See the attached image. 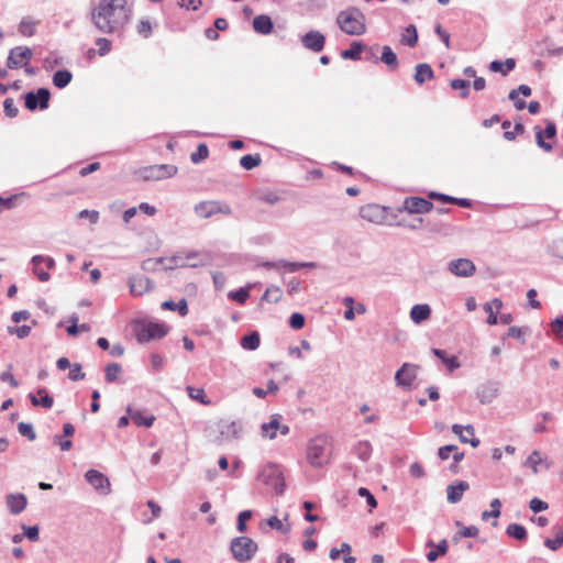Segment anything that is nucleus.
<instances>
[{"label": "nucleus", "instance_id": "c03bdc74", "mask_svg": "<svg viewBox=\"0 0 563 563\" xmlns=\"http://www.w3.org/2000/svg\"><path fill=\"white\" fill-rule=\"evenodd\" d=\"M506 533L509 537H511L516 540H519V541H522L527 538L526 528L519 523H510L506 529Z\"/></svg>", "mask_w": 563, "mask_h": 563}, {"label": "nucleus", "instance_id": "680f3d73", "mask_svg": "<svg viewBox=\"0 0 563 563\" xmlns=\"http://www.w3.org/2000/svg\"><path fill=\"white\" fill-rule=\"evenodd\" d=\"M187 391L190 398L200 401L201 404H208L209 401L206 400L205 390L201 388H194L191 386L187 387Z\"/></svg>", "mask_w": 563, "mask_h": 563}, {"label": "nucleus", "instance_id": "ea45409f", "mask_svg": "<svg viewBox=\"0 0 563 563\" xmlns=\"http://www.w3.org/2000/svg\"><path fill=\"white\" fill-rule=\"evenodd\" d=\"M544 545L552 551H556L563 545V526L554 528V539H547Z\"/></svg>", "mask_w": 563, "mask_h": 563}, {"label": "nucleus", "instance_id": "bf43d9fd", "mask_svg": "<svg viewBox=\"0 0 563 563\" xmlns=\"http://www.w3.org/2000/svg\"><path fill=\"white\" fill-rule=\"evenodd\" d=\"M228 296L230 299H232L239 303H244L247 300V298L250 297V292H249L247 288L242 287L235 291H230Z\"/></svg>", "mask_w": 563, "mask_h": 563}, {"label": "nucleus", "instance_id": "6ab92c4d", "mask_svg": "<svg viewBox=\"0 0 563 563\" xmlns=\"http://www.w3.org/2000/svg\"><path fill=\"white\" fill-rule=\"evenodd\" d=\"M301 43L306 48L318 53L323 49L325 37L319 31H309L301 37Z\"/></svg>", "mask_w": 563, "mask_h": 563}, {"label": "nucleus", "instance_id": "f03ea898", "mask_svg": "<svg viewBox=\"0 0 563 563\" xmlns=\"http://www.w3.org/2000/svg\"><path fill=\"white\" fill-rule=\"evenodd\" d=\"M331 459V442L325 435L311 439L307 446V460L313 467H323Z\"/></svg>", "mask_w": 563, "mask_h": 563}, {"label": "nucleus", "instance_id": "423d86ee", "mask_svg": "<svg viewBox=\"0 0 563 563\" xmlns=\"http://www.w3.org/2000/svg\"><path fill=\"white\" fill-rule=\"evenodd\" d=\"M134 332L137 341L144 343L165 336L168 332V328L161 323L142 321L135 324Z\"/></svg>", "mask_w": 563, "mask_h": 563}, {"label": "nucleus", "instance_id": "864d4df0", "mask_svg": "<svg viewBox=\"0 0 563 563\" xmlns=\"http://www.w3.org/2000/svg\"><path fill=\"white\" fill-rule=\"evenodd\" d=\"M19 32L24 36H32L35 32L34 21L30 18H24L19 24Z\"/></svg>", "mask_w": 563, "mask_h": 563}, {"label": "nucleus", "instance_id": "0e129e2a", "mask_svg": "<svg viewBox=\"0 0 563 563\" xmlns=\"http://www.w3.org/2000/svg\"><path fill=\"white\" fill-rule=\"evenodd\" d=\"M357 493L361 497H364L366 499L369 510L376 508V506H377L376 498L367 488L361 487V488H358Z\"/></svg>", "mask_w": 563, "mask_h": 563}, {"label": "nucleus", "instance_id": "412c9836", "mask_svg": "<svg viewBox=\"0 0 563 563\" xmlns=\"http://www.w3.org/2000/svg\"><path fill=\"white\" fill-rule=\"evenodd\" d=\"M470 488V484L465 481H460L456 484L449 485L446 488L448 501L456 504L461 501L463 494Z\"/></svg>", "mask_w": 563, "mask_h": 563}, {"label": "nucleus", "instance_id": "aec40b11", "mask_svg": "<svg viewBox=\"0 0 563 563\" xmlns=\"http://www.w3.org/2000/svg\"><path fill=\"white\" fill-rule=\"evenodd\" d=\"M242 432V423L240 421L222 420L219 423V434L223 440L236 439Z\"/></svg>", "mask_w": 563, "mask_h": 563}, {"label": "nucleus", "instance_id": "473e14b6", "mask_svg": "<svg viewBox=\"0 0 563 563\" xmlns=\"http://www.w3.org/2000/svg\"><path fill=\"white\" fill-rule=\"evenodd\" d=\"M453 453V460L455 463L461 462L464 459V453L459 452V449L454 444H448L439 449L438 455L441 460H448L450 454Z\"/></svg>", "mask_w": 563, "mask_h": 563}, {"label": "nucleus", "instance_id": "ddd939ff", "mask_svg": "<svg viewBox=\"0 0 563 563\" xmlns=\"http://www.w3.org/2000/svg\"><path fill=\"white\" fill-rule=\"evenodd\" d=\"M418 366L411 363H404L395 374V383L398 387L410 388L417 377Z\"/></svg>", "mask_w": 563, "mask_h": 563}, {"label": "nucleus", "instance_id": "4d7b16f0", "mask_svg": "<svg viewBox=\"0 0 563 563\" xmlns=\"http://www.w3.org/2000/svg\"><path fill=\"white\" fill-rule=\"evenodd\" d=\"M479 533V529L476 526L463 527L454 537V541H459L460 538H475Z\"/></svg>", "mask_w": 563, "mask_h": 563}, {"label": "nucleus", "instance_id": "7ed1b4c3", "mask_svg": "<svg viewBox=\"0 0 563 563\" xmlns=\"http://www.w3.org/2000/svg\"><path fill=\"white\" fill-rule=\"evenodd\" d=\"M336 23L349 35H362L366 31L365 16L356 8L341 11L336 16Z\"/></svg>", "mask_w": 563, "mask_h": 563}, {"label": "nucleus", "instance_id": "603ef678", "mask_svg": "<svg viewBox=\"0 0 563 563\" xmlns=\"http://www.w3.org/2000/svg\"><path fill=\"white\" fill-rule=\"evenodd\" d=\"M490 507H492V509H489V511L485 510L484 512H482L483 520H487L490 517L498 518L500 516L501 503L498 498H494L490 501Z\"/></svg>", "mask_w": 563, "mask_h": 563}, {"label": "nucleus", "instance_id": "1a4fd4ad", "mask_svg": "<svg viewBox=\"0 0 563 563\" xmlns=\"http://www.w3.org/2000/svg\"><path fill=\"white\" fill-rule=\"evenodd\" d=\"M280 415H272L268 422H265L261 426V435L268 440H274L279 432L282 435H287L289 433V427L280 422Z\"/></svg>", "mask_w": 563, "mask_h": 563}, {"label": "nucleus", "instance_id": "4468645a", "mask_svg": "<svg viewBox=\"0 0 563 563\" xmlns=\"http://www.w3.org/2000/svg\"><path fill=\"white\" fill-rule=\"evenodd\" d=\"M448 269L457 277H471L475 274L476 266L468 258H457L448 264Z\"/></svg>", "mask_w": 563, "mask_h": 563}, {"label": "nucleus", "instance_id": "f3484780", "mask_svg": "<svg viewBox=\"0 0 563 563\" xmlns=\"http://www.w3.org/2000/svg\"><path fill=\"white\" fill-rule=\"evenodd\" d=\"M128 284H129L130 292L133 296H142L145 292L152 290L154 287L152 280L148 277H146L145 275H141V274L131 276L129 278Z\"/></svg>", "mask_w": 563, "mask_h": 563}, {"label": "nucleus", "instance_id": "72a5a7b5", "mask_svg": "<svg viewBox=\"0 0 563 563\" xmlns=\"http://www.w3.org/2000/svg\"><path fill=\"white\" fill-rule=\"evenodd\" d=\"M161 307L163 310L178 311V313L181 317H185L188 314V303L185 298L180 299L178 302H175L173 300H166V301L162 302Z\"/></svg>", "mask_w": 563, "mask_h": 563}, {"label": "nucleus", "instance_id": "e433bc0d", "mask_svg": "<svg viewBox=\"0 0 563 563\" xmlns=\"http://www.w3.org/2000/svg\"><path fill=\"white\" fill-rule=\"evenodd\" d=\"M430 197L439 199L442 202L454 203V205H457V206L463 207V208L471 207V201L468 199H466V198H455V197H451V196H448V195H444V194H438V192H431Z\"/></svg>", "mask_w": 563, "mask_h": 563}, {"label": "nucleus", "instance_id": "4be33fe9", "mask_svg": "<svg viewBox=\"0 0 563 563\" xmlns=\"http://www.w3.org/2000/svg\"><path fill=\"white\" fill-rule=\"evenodd\" d=\"M5 503L13 515L22 512L27 505L26 497L23 494H10L7 496Z\"/></svg>", "mask_w": 563, "mask_h": 563}, {"label": "nucleus", "instance_id": "39448f33", "mask_svg": "<svg viewBox=\"0 0 563 563\" xmlns=\"http://www.w3.org/2000/svg\"><path fill=\"white\" fill-rule=\"evenodd\" d=\"M257 543L249 537H236L231 540L230 551L235 561L249 562L257 551Z\"/></svg>", "mask_w": 563, "mask_h": 563}, {"label": "nucleus", "instance_id": "6e6d98bb", "mask_svg": "<svg viewBox=\"0 0 563 563\" xmlns=\"http://www.w3.org/2000/svg\"><path fill=\"white\" fill-rule=\"evenodd\" d=\"M7 331L11 335H16L19 339H24L30 335V333L32 331V327L26 325V324L21 325V327H11L10 325L7 328Z\"/></svg>", "mask_w": 563, "mask_h": 563}, {"label": "nucleus", "instance_id": "a211bd4d", "mask_svg": "<svg viewBox=\"0 0 563 563\" xmlns=\"http://www.w3.org/2000/svg\"><path fill=\"white\" fill-rule=\"evenodd\" d=\"M499 394V384L497 382H486L478 386L476 397L481 404L492 402Z\"/></svg>", "mask_w": 563, "mask_h": 563}, {"label": "nucleus", "instance_id": "f704fd0d", "mask_svg": "<svg viewBox=\"0 0 563 563\" xmlns=\"http://www.w3.org/2000/svg\"><path fill=\"white\" fill-rule=\"evenodd\" d=\"M516 66V62L514 58H507L505 62L501 60H493L489 64V69L492 71L501 73L504 76L511 71Z\"/></svg>", "mask_w": 563, "mask_h": 563}, {"label": "nucleus", "instance_id": "de8ad7c7", "mask_svg": "<svg viewBox=\"0 0 563 563\" xmlns=\"http://www.w3.org/2000/svg\"><path fill=\"white\" fill-rule=\"evenodd\" d=\"M122 372V367L119 363H110L106 366V380L113 383L118 379L119 374Z\"/></svg>", "mask_w": 563, "mask_h": 563}, {"label": "nucleus", "instance_id": "c756f323", "mask_svg": "<svg viewBox=\"0 0 563 563\" xmlns=\"http://www.w3.org/2000/svg\"><path fill=\"white\" fill-rule=\"evenodd\" d=\"M380 62L384 63L391 71L396 70L399 66V62L396 53L388 46L382 47Z\"/></svg>", "mask_w": 563, "mask_h": 563}, {"label": "nucleus", "instance_id": "0eeeda50", "mask_svg": "<svg viewBox=\"0 0 563 563\" xmlns=\"http://www.w3.org/2000/svg\"><path fill=\"white\" fill-rule=\"evenodd\" d=\"M194 211L197 217L201 219H209L216 214L230 216L232 213L231 207L219 200H206L198 202L194 207Z\"/></svg>", "mask_w": 563, "mask_h": 563}, {"label": "nucleus", "instance_id": "cd10ccee", "mask_svg": "<svg viewBox=\"0 0 563 563\" xmlns=\"http://www.w3.org/2000/svg\"><path fill=\"white\" fill-rule=\"evenodd\" d=\"M501 307L503 301L499 298H494L492 301L485 303L484 310L488 313V324L494 325L498 322L497 313L500 311Z\"/></svg>", "mask_w": 563, "mask_h": 563}, {"label": "nucleus", "instance_id": "37998d69", "mask_svg": "<svg viewBox=\"0 0 563 563\" xmlns=\"http://www.w3.org/2000/svg\"><path fill=\"white\" fill-rule=\"evenodd\" d=\"M354 453L362 461H367L372 454V445L368 441H360L354 446Z\"/></svg>", "mask_w": 563, "mask_h": 563}, {"label": "nucleus", "instance_id": "052dcab7", "mask_svg": "<svg viewBox=\"0 0 563 563\" xmlns=\"http://www.w3.org/2000/svg\"><path fill=\"white\" fill-rule=\"evenodd\" d=\"M266 523L272 528V529H275L282 533H287L289 532L290 528L285 526L283 523V521L277 518L276 516H272L269 517L267 520H266Z\"/></svg>", "mask_w": 563, "mask_h": 563}, {"label": "nucleus", "instance_id": "dca6fc26", "mask_svg": "<svg viewBox=\"0 0 563 563\" xmlns=\"http://www.w3.org/2000/svg\"><path fill=\"white\" fill-rule=\"evenodd\" d=\"M433 203L424 198L409 197L404 200L402 208L400 211H407L408 213H427L431 211Z\"/></svg>", "mask_w": 563, "mask_h": 563}, {"label": "nucleus", "instance_id": "79ce46f5", "mask_svg": "<svg viewBox=\"0 0 563 563\" xmlns=\"http://www.w3.org/2000/svg\"><path fill=\"white\" fill-rule=\"evenodd\" d=\"M73 75L68 70H57L53 75V84L57 88H65L71 81Z\"/></svg>", "mask_w": 563, "mask_h": 563}, {"label": "nucleus", "instance_id": "393cba45", "mask_svg": "<svg viewBox=\"0 0 563 563\" xmlns=\"http://www.w3.org/2000/svg\"><path fill=\"white\" fill-rule=\"evenodd\" d=\"M273 21L266 14H260L253 19V29L256 33L267 35L273 31Z\"/></svg>", "mask_w": 563, "mask_h": 563}, {"label": "nucleus", "instance_id": "7c9ffc66", "mask_svg": "<svg viewBox=\"0 0 563 563\" xmlns=\"http://www.w3.org/2000/svg\"><path fill=\"white\" fill-rule=\"evenodd\" d=\"M360 216L369 222H378L383 217V211L377 205H367L361 208Z\"/></svg>", "mask_w": 563, "mask_h": 563}, {"label": "nucleus", "instance_id": "9d476101", "mask_svg": "<svg viewBox=\"0 0 563 563\" xmlns=\"http://www.w3.org/2000/svg\"><path fill=\"white\" fill-rule=\"evenodd\" d=\"M199 257V253L189 252L186 255L177 254L168 258H164V267L165 269H175L177 267H198L203 264L202 261L199 262H190L191 260H196Z\"/></svg>", "mask_w": 563, "mask_h": 563}, {"label": "nucleus", "instance_id": "a18cd8bd", "mask_svg": "<svg viewBox=\"0 0 563 563\" xmlns=\"http://www.w3.org/2000/svg\"><path fill=\"white\" fill-rule=\"evenodd\" d=\"M433 354L440 358L451 371L459 368L460 363L457 362V358L455 356L446 357L445 352L440 349H433Z\"/></svg>", "mask_w": 563, "mask_h": 563}, {"label": "nucleus", "instance_id": "a878e982", "mask_svg": "<svg viewBox=\"0 0 563 563\" xmlns=\"http://www.w3.org/2000/svg\"><path fill=\"white\" fill-rule=\"evenodd\" d=\"M37 395L40 396V398H37L34 394L29 395L30 401L33 406H41L45 409H49L53 407L54 399L52 396L48 395L45 388H40L37 390Z\"/></svg>", "mask_w": 563, "mask_h": 563}, {"label": "nucleus", "instance_id": "09e8293b", "mask_svg": "<svg viewBox=\"0 0 563 563\" xmlns=\"http://www.w3.org/2000/svg\"><path fill=\"white\" fill-rule=\"evenodd\" d=\"M261 162H262V159H261L260 155H251V154L244 155L240 159L241 166L246 170H251L254 167L258 166L261 164Z\"/></svg>", "mask_w": 563, "mask_h": 563}, {"label": "nucleus", "instance_id": "b1692460", "mask_svg": "<svg viewBox=\"0 0 563 563\" xmlns=\"http://www.w3.org/2000/svg\"><path fill=\"white\" fill-rule=\"evenodd\" d=\"M540 465H544V467L549 470L551 463L548 462L547 459H544L538 450L531 452V454L527 457L526 462L523 463V466L531 467L534 474H538Z\"/></svg>", "mask_w": 563, "mask_h": 563}, {"label": "nucleus", "instance_id": "13d9d810", "mask_svg": "<svg viewBox=\"0 0 563 563\" xmlns=\"http://www.w3.org/2000/svg\"><path fill=\"white\" fill-rule=\"evenodd\" d=\"M18 431L21 435L26 437L30 441H34L36 439V433L31 423H26V422L18 423Z\"/></svg>", "mask_w": 563, "mask_h": 563}, {"label": "nucleus", "instance_id": "4c0bfd02", "mask_svg": "<svg viewBox=\"0 0 563 563\" xmlns=\"http://www.w3.org/2000/svg\"><path fill=\"white\" fill-rule=\"evenodd\" d=\"M364 47L365 46L361 42H353L350 48L341 52V57L344 59L358 60Z\"/></svg>", "mask_w": 563, "mask_h": 563}, {"label": "nucleus", "instance_id": "49530a36", "mask_svg": "<svg viewBox=\"0 0 563 563\" xmlns=\"http://www.w3.org/2000/svg\"><path fill=\"white\" fill-rule=\"evenodd\" d=\"M452 431L454 434H456L459 437L460 441L463 443L468 442V438H466V434H463V431H466L472 437L475 433L474 427L472 424H467L465 427H463L461 424H453Z\"/></svg>", "mask_w": 563, "mask_h": 563}, {"label": "nucleus", "instance_id": "f8f14e48", "mask_svg": "<svg viewBox=\"0 0 563 563\" xmlns=\"http://www.w3.org/2000/svg\"><path fill=\"white\" fill-rule=\"evenodd\" d=\"M49 98L51 92L46 88H40L36 92H27L24 96L25 108L31 111H34L37 108H40L41 110L47 109Z\"/></svg>", "mask_w": 563, "mask_h": 563}, {"label": "nucleus", "instance_id": "774afa93", "mask_svg": "<svg viewBox=\"0 0 563 563\" xmlns=\"http://www.w3.org/2000/svg\"><path fill=\"white\" fill-rule=\"evenodd\" d=\"M551 329L556 338H563V314L551 322Z\"/></svg>", "mask_w": 563, "mask_h": 563}, {"label": "nucleus", "instance_id": "8fccbe9b", "mask_svg": "<svg viewBox=\"0 0 563 563\" xmlns=\"http://www.w3.org/2000/svg\"><path fill=\"white\" fill-rule=\"evenodd\" d=\"M282 298V289L276 285L267 287L263 295V299L269 302H278Z\"/></svg>", "mask_w": 563, "mask_h": 563}, {"label": "nucleus", "instance_id": "20e7f679", "mask_svg": "<svg viewBox=\"0 0 563 563\" xmlns=\"http://www.w3.org/2000/svg\"><path fill=\"white\" fill-rule=\"evenodd\" d=\"M257 478L265 485L272 486L276 494L282 495L285 492L286 484L282 467L274 463L264 465L260 471Z\"/></svg>", "mask_w": 563, "mask_h": 563}, {"label": "nucleus", "instance_id": "c85d7f7f", "mask_svg": "<svg viewBox=\"0 0 563 563\" xmlns=\"http://www.w3.org/2000/svg\"><path fill=\"white\" fill-rule=\"evenodd\" d=\"M433 77L434 73L429 64L422 63L416 66V73L413 75V78L417 84L422 85L427 80H431Z\"/></svg>", "mask_w": 563, "mask_h": 563}, {"label": "nucleus", "instance_id": "3c124183", "mask_svg": "<svg viewBox=\"0 0 563 563\" xmlns=\"http://www.w3.org/2000/svg\"><path fill=\"white\" fill-rule=\"evenodd\" d=\"M451 88L452 89H455V90H460V96L462 98H466L470 93V81L467 80H464V79H453L451 80Z\"/></svg>", "mask_w": 563, "mask_h": 563}, {"label": "nucleus", "instance_id": "5fc2aeb1", "mask_svg": "<svg viewBox=\"0 0 563 563\" xmlns=\"http://www.w3.org/2000/svg\"><path fill=\"white\" fill-rule=\"evenodd\" d=\"M209 155L208 146L205 143L198 145L197 151L191 153L190 159L192 163L198 164L206 159Z\"/></svg>", "mask_w": 563, "mask_h": 563}, {"label": "nucleus", "instance_id": "6e6552de", "mask_svg": "<svg viewBox=\"0 0 563 563\" xmlns=\"http://www.w3.org/2000/svg\"><path fill=\"white\" fill-rule=\"evenodd\" d=\"M178 172L177 166L172 164H161L144 167L140 175L144 180H163L175 176Z\"/></svg>", "mask_w": 563, "mask_h": 563}, {"label": "nucleus", "instance_id": "58836bf2", "mask_svg": "<svg viewBox=\"0 0 563 563\" xmlns=\"http://www.w3.org/2000/svg\"><path fill=\"white\" fill-rule=\"evenodd\" d=\"M260 343H261L260 334L256 331H254L250 334H246L241 339L242 347L245 350H249V351L257 350L260 346Z\"/></svg>", "mask_w": 563, "mask_h": 563}, {"label": "nucleus", "instance_id": "bb28decb", "mask_svg": "<svg viewBox=\"0 0 563 563\" xmlns=\"http://www.w3.org/2000/svg\"><path fill=\"white\" fill-rule=\"evenodd\" d=\"M430 316H431V308L427 303L415 305L410 310V318L417 324L429 319Z\"/></svg>", "mask_w": 563, "mask_h": 563}, {"label": "nucleus", "instance_id": "f257e3e1", "mask_svg": "<svg viewBox=\"0 0 563 563\" xmlns=\"http://www.w3.org/2000/svg\"><path fill=\"white\" fill-rule=\"evenodd\" d=\"M125 0H100L92 10L91 20L102 33H113L128 21Z\"/></svg>", "mask_w": 563, "mask_h": 563}, {"label": "nucleus", "instance_id": "69168bd1", "mask_svg": "<svg viewBox=\"0 0 563 563\" xmlns=\"http://www.w3.org/2000/svg\"><path fill=\"white\" fill-rule=\"evenodd\" d=\"M69 368L70 372L68 374V377L73 382H78L85 378V373L81 371V365L79 363L73 364Z\"/></svg>", "mask_w": 563, "mask_h": 563}, {"label": "nucleus", "instance_id": "5701e85b", "mask_svg": "<svg viewBox=\"0 0 563 563\" xmlns=\"http://www.w3.org/2000/svg\"><path fill=\"white\" fill-rule=\"evenodd\" d=\"M126 413L132 419L134 424L137 427L150 428L153 426L155 421V417L153 415L143 416V412L140 410H134L132 406H128Z\"/></svg>", "mask_w": 563, "mask_h": 563}, {"label": "nucleus", "instance_id": "9b49d317", "mask_svg": "<svg viewBox=\"0 0 563 563\" xmlns=\"http://www.w3.org/2000/svg\"><path fill=\"white\" fill-rule=\"evenodd\" d=\"M85 478L98 494L107 496L111 493L110 481L103 473L97 470H88Z\"/></svg>", "mask_w": 563, "mask_h": 563}, {"label": "nucleus", "instance_id": "2eb2a0df", "mask_svg": "<svg viewBox=\"0 0 563 563\" xmlns=\"http://www.w3.org/2000/svg\"><path fill=\"white\" fill-rule=\"evenodd\" d=\"M32 55L33 53L29 47L16 46L10 51L7 65L11 69L23 67Z\"/></svg>", "mask_w": 563, "mask_h": 563}, {"label": "nucleus", "instance_id": "2f4dec72", "mask_svg": "<svg viewBox=\"0 0 563 563\" xmlns=\"http://www.w3.org/2000/svg\"><path fill=\"white\" fill-rule=\"evenodd\" d=\"M427 545L435 548L427 553V560L429 562H434L438 560L439 556L445 555L449 549L445 539L441 540L437 547L434 545L433 541H429Z\"/></svg>", "mask_w": 563, "mask_h": 563}, {"label": "nucleus", "instance_id": "a19ab883", "mask_svg": "<svg viewBox=\"0 0 563 563\" xmlns=\"http://www.w3.org/2000/svg\"><path fill=\"white\" fill-rule=\"evenodd\" d=\"M307 267V268H316L317 264L314 262H288L285 260H280V268H286L290 273L298 272L299 269Z\"/></svg>", "mask_w": 563, "mask_h": 563}, {"label": "nucleus", "instance_id": "338daca9", "mask_svg": "<svg viewBox=\"0 0 563 563\" xmlns=\"http://www.w3.org/2000/svg\"><path fill=\"white\" fill-rule=\"evenodd\" d=\"M527 329L519 328V327H510L507 332V336L514 338L519 340L522 344L526 343L525 333Z\"/></svg>", "mask_w": 563, "mask_h": 563}, {"label": "nucleus", "instance_id": "e2e57ef3", "mask_svg": "<svg viewBox=\"0 0 563 563\" xmlns=\"http://www.w3.org/2000/svg\"><path fill=\"white\" fill-rule=\"evenodd\" d=\"M23 529V536L27 538L30 541H37L38 540V533L40 529L37 526H22Z\"/></svg>", "mask_w": 563, "mask_h": 563}, {"label": "nucleus", "instance_id": "c9c22d12", "mask_svg": "<svg viewBox=\"0 0 563 563\" xmlns=\"http://www.w3.org/2000/svg\"><path fill=\"white\" fill-rule=\"evenodd\" d=\"M400 42L409 47H415L417 45L418 32L413 24H410L405 29V32L401 34Z\"/></svg>", "mask_w": 563, "mask_h": 563}]
</instances>
